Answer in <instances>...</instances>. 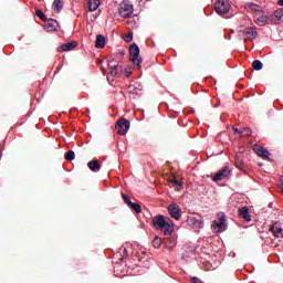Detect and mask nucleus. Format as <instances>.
<instances>
[{
  "instance_id": "nucleus-1",
  "label": "nucleus",
  "mask_w": 283,
  "mask_h": 283,
  "mask_svg": "<svg viewBox=\"0 0 283 283\" xmlns=\"http://www.w3.org/2000/svg\"><path fill=\"white\" fill-rule=\"evenodd\" d=\"M153 227L157 231H163L164 235H171L175 230L171 219L163 214H157L153 218Z\"/></svg>"
},
{
  "instance_id": "nucleus-2",
  "label": "nucleus",
  "mask_w": 283,
  "mask_h": 283,
  "mask_svg": "<svg viewBox=\"0 0 283 283\" xmlns=\"http://www.w3.org/2000/svg\"><path fill=\"white\" fill-rule=\"evenodd\" d=\"M129 56L133 65H136L137 70H140V63H143V57H140V48L136 43L129 46Z\"/></svg>"
},
{
  "instance_id": "nucleus-3",
  "label": "nucleus",
  "mask_w": 283,
  "mask_h": 283,
  "mask_svg": "<svg viewBox=\"0 0 283 283\" xmlns=\"http://www.w3.org/2000/svg\"><path fill=\"white\" fill-rule=\"evenodd\" d=\"M217 216L219 220H214L212 222V228L218 233H222V231H227V216L224 214V212H219Z\"/></svg>"
},
{
  "instance_id": "nucleus-4",
  "label": "nucleus",
  "mask_w": 283,
  "mask_h": 283,
  "mask_svg": "<svg viewBox=\"0 0 283 283\" xmlns=\"http://www.w3.org/2000/svg\"><path fill=\"white\" fill-rule=\"evenodd\" d=\"M119 14L124 19H127L128 17H132V13L134 12V6L129 2H122L119 4Z\"/></svg>"
},
{
  "instance_id": "nucleus-5",
  "label": "nucleus",
  "mask_w": 283,
  "mask_h": 283,
  "mask_svg": "<svg viewBox=\"0 0 283 283\" xmlns=\"http://www.w3.org/2000/svg\"><path fill=\"white\" fill-rule=\"evenodd\" d=\"M214 10L217 14H227L229 10H231V4H229L227 1L218 0L214 3Z\"/></svg>"
},
{
  "instance_id": "nucleus-6",
  "label": "nucleus",
  "mask_w": 283,
  "mask_h": 283,
  "mask_svg": "<svg viewBox=\"0 0 283 283\" xmlns=\"http://www.w3.org/2000/svg\"><path fill=\"white\" fill-rule=\"evenodd\" d=\"M168 213L175 220H180V218H182V209L175 202L168 206Z\"/></svg>"
},
{
  "instance_id": "nucleus-7",
  "label": "nucleus",
  "mask_w": 283,
  "mask_h": 283,
  "mask_svg": "<svg viewBox=\"0 0 283 283\" xmlns=\"http://www.w3.org/2000/svg\"><path fill=\"white\" fill-rule=\"evenodd\" d=\"M116 129L117 134H119L120 136H125V134L129 132V120L125 118L117 120Z\"/></svg>"
},
{
  "instance_id": "nucleus-8",
  "label": "nucleus",
  "mask_w": 283,
  "mask_h": 283,
  "mask_svg": "<svg viewBox=\"0 0 283 283\" xmlns=\"http://www.w3.org/2000/svg\"><path fill=\"white\" fill-rule=\"evenodd\" d=\"M231 175V170H229V167H223L221 170H219L214 177L212 178L213 182H220V180H224V178H229Z\"/></svg>"
},
{
  "instance_id": "nucleus-9",
  "label": "nucleus",
  "mask_w": 283,
  "mask_h": 283,
  "mask_svg": "<svg viewBox=\"0 0 283 283\" xmlns=\"http://www.w3.org/2000/svg\"><path fill=\"white\" fill-rule=\"evenodd\" d=\"M242 32L249 41L258 39V31H255V28L253 27H247Z\"/></svg>"
},
{
  "instance_id": "nucleus-10",
  "label": "nucleus",
  "mask_w": 283,
  "mask_h": 283,
  "mask_svg": "<svg viewBox=\"0 0 283 283\" xmlns=\"http://www.w3.org/2000/svg\"><path fill=\"white\" fill-rule=\"evenodd\" d=\"M76 45H78L76 41L67 42L57 48V52H71V50H74Z\"/></svg>"
},
{
  "instance_id": "nucleus-11",
  "label": "nucleus",
  "mask_w": 283,
  "mask_h": 283,
  "mask_svg": "<svg viewBox=\"0 0 283 283\" xmlns=\"http://www.w3.org/2000/svg\"><path fill=\"white\" fill-rule=\"evenodd\" d=\"M270 231L273 233L274 238H283V229L280 226V223H274L271 228Z\"/></svg>"
},
{
  "instance_id": "nucleus-12",
  "label": "nucleus",
  "mask_w": 283,
  "mask_h": 283,
  "mask_svg": "<svg viewBox=\"0 0 283 283\" xmlns=\"http://www.w3.org/2000/svg\"><path fill=\"white\" fill-rule=\"evenodd\" d=\"M255 23H256V25H260V28H263V25L269 23V17H266L263 13H258L255 15Z\"/></svg>"
},
{
  "instance_id": "nucleus-13",
  "label": "nucleus",
  "mask_w": 283,
  "mask_h": 283,
  "mask_svg": "<svg viewBox=\"0 0 283 283\" xmlns=\"http://www.w3.org/2000/svg\"><path fill=\"white\" fill-rule=\"evenodd\" d=\"M164 247H166V249H174V247H176V238L171 237V234L166 235Z\"/></svg>"
},
{
  "instance_id": "nucleus-14",
  "label": "nucleus",
  "mask_w": 283,
  "mask_h": 283,
  "mask_svg": "<svg viewBox=\"0 0 283 283\" xmlns=\"http://www.w3.org/2000/svg\"><path fill=\"white\" fill-rule=\"evenodd\" d=\"M190 224L192 227V229H196V231H199V229H202V227H205V222H202L200 219L192 217L190 219Z\"/></svg>"
},
{
  "instance_id": "nucleus-15",
  "label": "nucleus",
  "mask_w": 283,
  "mask_h": 283,
  "mask_svg": "<svg viewBox=\"0 0 283 283\" xmlns=\"http://www.w3.org/2000/svg\"><path fill=\"white\" fill-rule=\"evenodd\" d=\"M254 151L261 158H269V156H271V153H269V150H266V148H264V147L256 146V147H254Z\"/></svg>"
},
{
  "instance_id": "nucleus-16",
  "label": "nucleus",
  "mask_w": 283,
  "mask_h": 283,
  "mask_svg": "<svg viewBox=\"0 0 283 283\" xmlns=\"http://www.w3.org/2000/svg\"><path fill=\"white\" fill-rule=\"evenodd\" d=\"M239 216L245 220V222H251V214H249V208L242 207L239 209Z\"/></svg>"
},
{
  "instance_id": "nucleus-17",
  "label": "nucleus",
  "mask_w": 283,
  "mask_h": 283,
  "mask_svg": "<svg viewBox=\"0 0 283 283\" xmlns=\"http://www.w3.org/2000/svg\"><path fill=\"white\" fill-rule=\"evenodd\" d=\"M282 17H283V10L282 9H277L276 11H274V13L272 14L273 23H281L282 22Z\"/></svg>"
},
{
  "instance_id": "nucleus-18",
  "label": "nucleus",
  "mask_w": 283,
  "mask_h": 283,
  "mask_svg": "<svg viewBox=\"0 0 283 283\" xmlns=\"http://www.w3.org/2000/svg\"><path fill=\"white\" fill-rule=\"evenodd\" d=\"M87 167L91 171H101V164L98 163V159L88 161Z\"/></svg>"
},
{
  "instance_id": "nucleus-19",
  "label": "nucleus",
  "mask_w": 283,
  "mask_h": 283,
  "mask_svg": "<svg viewBox=\"0 0 283 283\" xmlns=\"http://www.w3.org/2000/svg\"><path fill=\"white\" fill-rule=\"evenodd\" d=\"M99 6H101V0H88L90 12H96Z\"/></svg>"
},
{
  "instance_id": "nucleus-20",
  "label": "nucleus",
  "mask_w": 283,
  "mask_h": 283,
  "mask_svg": "<svg viewBox=\"0 0 283 283\" xmlns=\"http://www.w3.org/2000/svg\"><path fill=\"white\" fill-rule=\"evenodd\" d=\"M46 21H48L46 30L54 31V30H56L59 28V22H56V20L49 19Z\"/></svg>"
},
{
  "instance_id": "nucleus-21",
  "label": "nucleus",
  "mask_w": 283,
  "mask_h": 283,
  "mask_svg": "<svg viewBox=\"0 0 283 283\" xmlns=\"http://www.w3.org/2000/svg\"><path fill=\"white\" fill-rule=\"evenodd\" d=\"M95 48H97V49L105 48V36L104 35L98 34L96 36Z\"/></svg>"
},
{
  "instance_id": "nucleus-22",
  "label": "nucleus",
  "mask_w": 283,
  "mask_h": 283,
  "mask_svg": "<svg viewBox=\"0 0 283 283\" xmlns=\"http://www.w3.org/2000/svg\"><path fill=\"white\" fill-rule=\"evenodd\" d=\"M234 165L237 169H244V163L242 161V157L240 155H235Z\"/></svg>"
},
{
  "instance_id": "nucleus-23",
  "label": "nucleus",
  "mask_w": 283,
  "mask_h": 283,
  "mask_svg": "<svg viewBox=\"0 0 283 283\" xmlns=\"http://www.w3.org/2000/svg\"><path fill=\"white\" fill-rule=\"evenodd\" d=\"M53 9L59 13L63 10V1L54 0L53 1Z\"/></svg>"
},
{
  "instance_id": "nucleus-24",
  "label": "nucleus",
  "mask_w": 283,
  "mask_h": 283,
  "mask_svg": "<svg viewBox=\"0 0 283 283\" xmlns=\"http://www.w3.org/2000/svg\"><path fill=\"white\" fill-rule=\"evenodd\" d=\"M129 209H132L135 213H142L143 208H140V205L132 202L129 206Z\"/></svg>"
},
{
  "instance_id": "nucleus-25",
  "label": "nucleus",
  "mask_w": 283,
  "mask_h": 283,
  "mask_svg": "<svg viewBox=\"0 0 283 283\" xmlns=\"http://www.w3.org/2000/svg\"><path fill=\"white\" fill-rule=\"evenodd\" d=\"M253 70L260 71L264 67V64H262V61L255 60L252 62Z\"/></svg>"
},
{
  "instance_id": "nucleus-26",
  "label": "nucleus",
  "mask_w": 283,
  "mask_h": 283,
  "mask_svg": "<svg viewBox=\"0 0 283 283\" xmlns=\"http://www.w3.org/2000/svg\"><path fill=\"white\" fill-rule=\"evenodd\" d=\"M64 158L65 160L72 161L74 160V158H76V154L74 153V150H69L67 153H65Z\"/></svg>"
},
{
  "instance_id": "nucleus-27",
  "label": "nucleus",
  "mask_w": 283,
  "mask_h": 283,
  "mask_svg": "<svg viewBox=\"0 0 283 283\" xmlns=\"http://www.w3.org/2000/svg\"><path fill=\"white\" fill-rule=\"evenodd\" d=\"M153 247L154 249H160V247H163V239H160L159 237H156L153 240Z\"/></svg>"
},
{
  "instance_id": "nucleus-28",
  "label": "nucleus",
  "mask_w": 283,
  "mask_h": 283,
  "mask_svg": "<svg viewBox=\"0 0 283 283\" xmlns=\"http://www.w3.org/2000/svg\"><path fill=\"white\" fill-rule=\"evenodd\" d=\"M35 15L41 19V21H48V15H45V13H43V11L41 9H38L35 11Z\"/></svg>"
},
{
  "instance_id": "nucleus-29",
  "label": "nucleus",
  "mask_w": 283,
  "mask_h": 283,
  "mask_svg": "<svg viewBox=\"0 0 283 283\" xmlns=\"http://www.w3.org/2000/svg\"><path fill=\"white\" fill-rule=\"evenodd\" d=\"M117 69H118V64H112V63L109 64L111 76H116V74H118Z\"/></svg>"
},
{
  "instance_id": "nucleus-30",
  "label": "nucleus",
  "mask_w": 283,
  "mask_h": 283,
  "mask_svg": "<svg viewBox=\"0 0 283 283\" xmlns=\"http://www.w3.org/2000/svg\"><path fill=\"white\" fill-rule=\"evenodd\" d=\"M169 182H171V185H174L175 187H179L180 189H182V182L178 181L176 177H170Z\"/></svg>"
},
{
  "instance_id": "nucleus-31",
  "label": "nucleus",
  "mask_w": 283,
  "mask_h": 283,
  "mask_svg": "<svg viewBox=\"0 0 283 283\" xmlns=\"http://www.w3.org/2000/svg\"><path fill=\"white\" fill-rule=\"evenodd\" d=\"M239 134H240L241 136L248 137V136H251L252 130H251V128H243L241 132H239Z\"/></svg>"
},
{
  "instance_id": "nucleus-32",
  "label": "nucleus",
  "mask_w": 283,
  "mask_h": 283,
  "mask_svg": "<svg viewBox=\"0 0 283 283\" xmlns=\"http://www.w3.org/2000/svg\"><path fill=\"white\" fill-rule=\"evenodd\" d=\"M122 198H123L125 205H127V207H129L132 205V199L129 198V196L122 192Z\"/></svg>"
},
{
  "instance_id": "nucleus-33",
  "label": "nucleus",
  "mask_w": 283,
  "mask_h": 283,
  "mask_svg": "<svg viewBox=\"0 0 283 283\" xmlns=\"http://www.w3.org/2000/svg\"><path fill=\"white\" fill-rule=\"evenodd\" d=\"M133 39H134V32L129 31L128 34L124 38V41L126 43H132Z\"/></svg>"
},
{
  "instance_id": "nucleus-34",
  "label": "nucleus",
  "mask_w": 283,
  "mask_h": 283,
  "mask_svg": "<svg viewBox=\"0 0 283 283\" xmlns=\"http://www.w3.org/2000/svg\"><path fill=\"white\" fill-rule=\"evenodd\" d=\"M247 8H249L250 10H253L254 12H258V4L253 3V2H250L247 4Z\"/></svg>"
},
{
  "instance_id": "nucleus-35",
  "label": "nucleus",
  "mask_w": 283,
  "mask_h": 283,
  "mask_svg": "<svg viewBox=\"0 0 283 283\" xmlns=\"http://www.w3.org/2000/svg\"><path fill=\"white\" fill-rule=\"evenodd\" d=\"M191 283H205V282H202L200 279L193 276V277H191Z\"/></svg>"
},
{
  "instance_id": "nucleus-36",
  "label": "nucleus",
  "mask_w": 283,
  "mask_h": 283,
  "mask_svg": "<svg viewBox=\"0 0 283 283\" xmlns=\"http://www.w3.org/2000/svg\"><path fill=\"white\" fill-rule=\"evenodd\" d=\"M280 61H282V57H274V59H273L274 65H279V64H280Z\"/></svg>"
},
{
  "instance_id": "nucleus-37",
  "label": "nucleus",
  "mask_w": 283,
  "mask_h": 283,
  "mask_svg": "<svg viewBox=\"0 0 283 283\" xmlns=\"http://www.w3.org/2000/svg\"><path fill=\"white\" fill-rule=\"evenodd\" d=\"M125 74L127 77L132 76V69H125Z\"/></svg>"
},
{
  "instance_id": "nucleus-38",
  "label": "nucleus",
  "mask_w": 283,
  "mask_h": 283,
  "mask_svg": "<svg viewBox=\"0 0 283 283\" xmlns=\"http://www.w3.org/2000/svg\"><path fill=\"white\" fill-rule=\"evenodd\" d=\"M277 6L283 7V0H279V1H277Z\"/></svg>"
},
{
  "instance_id": "nucleus-39",
  "label": "nucleus",
  "mask_w": 283,
  "mask_h": 283,
  "mask_svg": "<svg viewBox=\"0 0 283 283\" xmlns=\"http://www.w3.org/2000/svg\"><path fill=\"white\" fill-rule=\"evenodd\" d=\"M234 132H237L238 134H240V132H242V130H239L238 128H235Z\"/></svg>"
},
{
  "instance_id": "nucleus-40",
  "label": "nucleus",
  "mask_w": 283,
  "mask_h": 283,
  "mask_svg": "<svg viewBox=\"0 0 283 283\" xmlns=\"http://www.w3.org/2000/svg\"><path fill=\"white\" fill-rule=\"evenodd\" d=\"M280 189H281V193H283V186H281V188H280Z\"/></svg>"
},
{
  "instance_id": "nucleus-41",
  "label": "nucleus",
  "mask_w": 283,
  "mask_h": 283,
  "mask_svg": "<svg viewBox=\"0 0 283 283\" xmlns=\"http://www.w3.org/2000/svg\"><path fill=\"white\" fill-rule=\"evenodd\" d=\"M1 156H2V154H1V151H0V158H1Z\"/></svg>"
},
{
  "instance_id": "nucleus-42",
  "label": "nucleus",
  "mask_w": 283,
  "mask_h": 283,
  "mask_svg": "<svg viewBox=\"0 0 283 283\" xmlns=\"http://www.w3.org/2000/svg\"><path fill=\"white\" fill-rule=\"evenodd\" d=\"M281 185H283V180H281Z\"/></svg>"
}]
</instances>
